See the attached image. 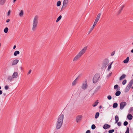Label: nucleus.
<instances>
[{
    "label": "nucleus",
    "instance_id": "54",
    "mask_svg": "<svg viewBox=\"0 0 133 133\" xmlns=\"http://www.w3.org/2000/svg\"><path fill=\"white\" fill-rule=\"evenodd\" d=\"M131 53H133V49L131 50Z\"/></svg>",
    "mask_w": 133,
    "mask_h": 133
},
{
    "label": "nucleus",
    "instance_id": "8",
    "mask_svg": "<svg viewBox=\"0 0 133 133\" xmlns=\"http://www.w3.org/2000/svg\"><path fill=\"white\" fill-rule=\"evenodd\" d=\"M82 118V116L81 115H79L77 116L76 118V122L78 123L80 122L81 121Z\"/></svg>",
    "mask_w": 133,
    "mask_h": 133
},
{
    "label": "nucleus",
    "instance_id": "39",
    "mask_svg": "<svg viewBox=\"0 0 133 133\" xmlns=\"http://www.w3.org/2000/svg\"><path fill=\"white\" fill-rule=\"evenodd\" d=\"M108 99L109 100H110L112 98V97L111 96L109 95L107 96Z\"/></svg>",
    "mask_w": 133,
    "mask_h": 133
},
{
    "label": "nucleus",
    "instance_id": "30",
    "mask_svg": "<svg viewBox=\"0 0 133 133\" xmlns=\"http://www.w3.org/2000/svg\"><path fill=\"white\" fill-rule=\"evenodd\" d=\"M113 63V62H112L110 64L108 65V70H109L111 69V65H112V64Z\"/></svg>",
    "mask_w": 133,
    "mask_h": 133
},
{
    "label": "nucleus",
    "instance_id": "41",
    "mask_svg": "<svg viewBox=\"0 0 133 133\" xmlns=\"http://www.w3.org/2000/svg\"><path fill=\"white\" fill-rule=\"evenodd\" d=\"M129 128L127 127V130L125 133H129Z\"/></svg>",
    "mask_w": 133,
    "mask_h": 133
},
{
    "label": "nucleus",
    "instance_id": "55",
    "mask_svg": "<svg viewBox=\"0 0 133 133\" xmlns=\"http://www.w3.org/2000/svg\"><path fill=\"white\" fill-rule=\"evenodd\" d=\"M102 106H100L99 107V109H101V108H102Z\"/></svg>",
    "mask_w": 133,
    "mask_h": 133
},
{
    "label": "nucleus",
    "instance_id": "42",
    "mask_svg": "<svg viewBox=\"0 0 133 133\" xmlns=\"http://www.w3.org/2000/svg\"><path fill=\"white\" fill-rule=\"evenodd\" d=\"M128 123L127 121H125L124 123V125L125 126H126L128 125Z\"/></svg>",
    "mask_w": 133,
    "mask_h": 133
},
{
    "label": "nucleus",
    "instance_id": "43",
    "mask_svg": "<svg viewBox=\"0 0 133 133\" xmlns=\"http://www.w3.org/2000/svg\"><path fill=\"white\" fill-rule=\"evenodd\" d=\"M105 62H106L107 64L109 62V60L107 59H105Z\"/></svg>",
    "mask_w": 133,
    "mask_h": 133
},
{
    "label": "nucleus",
    "instance_id": "34",
    "mask_svg": "<svg viewBox=\"0 0 133 133\" xmlns=\"http://www.w3.org/2000/svg\"><path fill=\"white\" fill-rule=\"evenodd\" d=\"M99 112H97L96 113L95 116V118L96 119L99 116Z\"/></svg>",
    "mask_w": 133,
    "mask_h": 133
},
{
    "label": "nucleus",
    "instance_id": "14",
    "mask_svg": "<svg viewBox=\"0 0 133 133\" xmlns=\"http://www.w3.org/2000/svg\"><path fill=\"white\" fill-rule=\"evenodd\" d=\"M19 61L17 59L14 60L12 63V65L16 64Z\"/></svg>",
    "mask_w": 133,
    "mask_h": 133
},
{
    "label": "nucleus",
    "instance_id": "35",
    "mask_svg": "<svg viewBox=\"0 0 133 133\" xmlns=\"http://www.w3.org/2000/svg\"><path fill=\"white\" fill-rule=\"evenodd\" d=\"M126 82L127 80L126 79H124V81H123L122 82V84L123 85H124L126 83Z\"/></svg>",
    "mask_w": 133,
    "mask_h": 133
},
{
    "label": "nucleus",
    "instance_id": "19",
    "mask_svg": "<svg viewBox=\"0 0 133 133\" xmlns=\"http://www.w3.org/2000/svg\"><path fill=\"white\" fill-rule=\"evenodd\" d=\"M14 79L12 76H9L8 77L7 79L10 81H12Z\"/></svg>",
    "mask_w": 133,
    "mask_h": 133
},
{
    "label": "nucleus",
    "instance_id": "26",
    "mask_svg": "<svg viewBox=\"0 0 133 133\" xmlns=\"http://www.w3.org/2000/svg\"><path fill=\"white\" fill-rule=\"evenodd\" d=\"M115 119L116 121V123H117V122L119 120V118L118 117V116L116 115L115 116Z\"/></svg>",
    "mask_w": 133,
    "mask_h": 133
},
{
    "label": "nucleus",
    "instance_id": "37",
    "mask_svg": "<svg viewBox=\"0 0 133 133\" xmlns=\"http://www.w3.org/2000/svg\"><path fill=\"white\" fill-rule=\"evenodd\" d=\"M114 129H112L111 130H110L108 132L109 133H112L113 132H114Z\"/></svg>",
    "mask_w": 133,
    "mask_h": 133
},
{
    "label": "nucleus",
    "instance_id": "52",
    "mask_svg": "<svg viewBox=\"0 0 133 133\" xmlns=\"http://www.w3.org/2000/svg\"><path fill=\"white\" fill-rule=\"evenodd\" d=\"M2 92H2V91L0 90V95H1L2 94Z\"/></svg>",
    "mask_w": 133,
    "mask_h": 133
},
{
    "label": "nucleus",
    "instance_id": "4",
    "mask_svg": "<svg viewBox=\"0 0 133 133\" xmlns=\"http://www.w3.org/2000/svg\"><path fill=\"white\" fill-rule=\"evenodd\" d=\"M69 0H63L61 9H64L66 8L69 5Z\"/></svg>",
    "mask_w": 133,
    "mask_h": 133
},
{
    "label": "nucleus",
    "instance_id": "3",
    "mask_svg": "<svg viewBox=\"0 0 133 133\" xmlns=\"http://www.w3.org/2000/svg\"><path fill=\"white\" fill-rule=\"evenodd\" d=\"M88 87V85L87 80H86L84 81L82 84L81 88L83 90L87 89Z\"/></svg>",
    "mask_w": 133,
    "mask_h": 133
},
{
    "label": "nucleus",
    "instance_id": "29",
    "mask_svg": "<svg viewBox=\"0 0 133 133\" xmlns=\"http://www.w3.org/2000/svg\"><path fill=\"white\" fill-rule=\"evenodd\" d=\"M121 93L120 91H117L115 93V95L116 96H118Z\"/></svg>",
    "mask_w": 133,
    "mask_h": 133
},
{
    "label": "nucleus",
    "instance_id": "33",
    "mask_svg": "<svg viewBox=\"0 0 133 133\" xmlns=\"http://www.w3.org/2000/svg\"><path fill=\"white\" fill-rule=\"evenodd\" d=\"M96 24L94 23V24L92 26V27L90 29V32L91 31L93 30V29H94V28L95 27V26H96Z\"/></svg>",
    "mask_w": 133,
    "mask_h": 133
},
{
    "label": "nucleus",
    "instance_id": "56",
    "mask_svg": "<svg viewBox=\"0 0 133 133\" xmlns=\"http://www.w3.org/2000/svg\"><path fill=\"white\" fill-rule=\"evenodd\" d=\"M17 0H13V2L15 3Z\"/></svg>",
    "mask_w": 133,
    "mask_h": 133
},
{
    "label": "nucleus",
    "instance_id": "36",
    "mask_svg": "<svg viewBox=\"0 0 133 133\" xmlns=\"http://www.w3.org/2000/svg\"><path fill=\"white\" fill-rule=\"evenodd\" d=\"M96 128V126L94 124H92L91 126V129H95Z\"/></svg>",
    "mask_w": 133,
    "mask_h": 133
},
{
    "label": "nucleus",
    "instance_id": "21",
    "mask_svg": "<svg viewBox=\"0 0 133 133\" xmlns=\"http://www.w3.org/2000/svg\"><path fill=\"white\" fill-rule=\"evenodd\" d=\"M62 16L61 15L59 16L57 18V20L56 21V22L57 23L61 19Z\"/></svg>",
    "mask_w": 133,
    "mask_h": 133
},
{
    "label": "nucleus",
    "instance_id": "13",
    "mask_svg": "<svg viewBox=\"0 0 133 133\" xmlns=\"http://www.w3.org/2000/svg\"><path fill=\"white\" fill-rule=\"evenodd\" d=\"M78 82V78H77L72 83L71 85L72 86H75L77 84Z\"/></svg>",
    "mask_w": 133,
    "mask_h": 133
},
{
    "label": "nucleus",
    "instance_id": "7",
    "mask_svg": "<svg viewBox=\"0 0 133 133\" xmlns=\"http://www.w3.org/2000/svg\"><path fill=\"white\" fill-rule=\"evenodd\" d=\"M99 76L98 75H95L93 77V82L94 83H96L98 81Z\"/></svg>",
    "mask_w": 133,
    "mask_h": 133
},
{
    "label": "nucleus",
    "instance_id": "48",
    "mask_svg": "<svg viewBox=\"0 0 133 133\" xmlns=\"http://www.w3.org/2000/svg\"><path fill=\"white\" fill-rule=\"evenodd\" d=\"M85 133H90V130H88Z\"/></svg>",
    "mask_w": 133,
    "mask_h": 133
},
{
    "label": "nucleus",
    "instance_id": "47",
    "mask_svg": "<svg viewBox=\"0 0 133 133\" xmlns=\"http://www.w3.org/2000/svg\"><path fill=\"white\" fill-rule=\"evenodd\" d=\"M117 125L118 126H120L121 125V123L120 122H119L117 123Z\"/></svg>",
    "mask_w": 133,
    "mask_h": 133
},
{
    "label": "nucleus",
    "instance_id": "9",
    "mask_svg": "<svg viewBox=\"0 0 133 133\" xmlns=\"http://www.w3.org/2000/svg\"><path fill=\"white\" fill-rule=\"evenodd\" d=\"M101 13H99L97 15L96 17V18L95 20V21L94 22V23L96 25L99 19L100 18V17L101 16Z\"/></svg>",
    "mask_w": 133,
    "mask_h": 133
},
{
    "label": "nucleus",
    "instance_id": "15",
    "mask_svg": "<svg viewBox=\"0 0 133 133\" xmlns=\"http://www.w3.org/2000/svg\"><path fill=\"white\" fill-rule=\"evenodd\" d=\"M110 126L108 124H105L103 126V128L105 129L109 128Z\"/></svg>",
    "mask_w": 133,
    "mask_h": 133
},
{
    "label": "nucleus",
    "instance_id": "32",
    "mask_svg": "<svg viewBox=\"0 0 133 133\" xmlns=\"http://www.w3.org/2000/svg\"><path fill=\"white\" fill-rule=\"evenodd\" d=\"M98 103V102L97 101H96L95 102L92 104V105L94 107H95L97 106Z\"/></svg>",
    "mask_w": 133,
    "mask_h": 133
},
{
    "label": "nucleus",
    "instance_id": "22",
    "mask_svg": "<svg viewBox=\"0 0 133 133\" xmlns=\"http://www.w3.org/2000/svg\"><path fill=\"white\" fill-rule=\"evenodd\" d=\"M125 75L124 74L123 75L119 78V80H121L124 78L125 77Z\"/></svg>",
    "mask_w": 133,
    "mask_h": 133
},
{
    "label": "nucleus",
    "instance_id": "25",
    "mask_svg": "<svg viewBox=\"0 0 133 133\" xmlns=\"http://www.w3.org/2000/svg\"><path fill=\"white\" fill-rule=\"evenodd\" d=\"M124 7V5H122L121 6V7L120 8V9L119 10V11H118V14H119L120 12H121L122 10L123 9V8Z\"/></svg>",
    "mask_w": 133,
    "mask_h": 133
},
{
    "label": "nucleus",
    "instance_id": "17",
    "mask_svg": "<svg viewBox=\"0 0 133 133\" xmlns=\"http://www.w3.org/2000/svg\"><path fill=\"white\" fill-rule=\"evenodd\" d=\"M6 0H0V5H3L5 2Z\"/></svg>",
    "mask_w": 133,
    "mask_h": 133
},
{
    "label": "nucleus",
    "instance_id": "10",
    "mask_svg": "<svg viewBox=\"0 0 133 133\" xmlns=\"http://www.w3.org/2000/svg\"><path fill=\"white\" fill-rule=\"evenodd\" d=\"M127 105V103L124 102H122L120 104V108L121 110L123 109Z\"/></svg>",
    "mask_w": 133,
    "mask_h": 133
},
{
    "label": "nucleus",
    "instance_id": "6",
    "mask_svg": "<svg viewBox=\"0 0 133 133\" xmlns=\"http://www.w3.org/2000/svg\"><path fill=\"white\" fill-rule=\"evenodd\" d=\"M88 47L85 46L84 47L78 54L81 57L84 54L87 50Z\"/></svg>",
    "mask_w": 133,
    "mask_h": 133
},
{
    "label": "nucleus",
    "instance_id": "27",
    "mask_svg": "<svg viewBox=\"0 0 133 133\" xmlns=\"http://www.w3.org/2000/svg\"><path fill=\"white\" fill-rule=\"evenodd\" d=\"M9 29L8 28L6 27L4 29V31L5 33H6L8 32Z\"/></svg>",
    "mask_w": 133,
    "mask_h": 133
},
{
    "label": "nucleus",
    "instance_id": "1",
    "mask_svg": "<svg viewBox=\"0 0 133 133\" xmlns=\"http://www.w3.org/2000/svg\"><path fill=\"white\" fill-rule=\"evenodd\" d=\"M64 115L63 114L60 115L58 117L56 125V129H59L62 127Z\"/></svg>",
    "mask_w": 133,
    "mask_h": 133
},
{
    "label": "nucleus",
    "instance_id": "24",
    "mask_svg": "<svg viewBox=\"0 0 133 133\" xmlns=\"http://www.w3.org/2000/svg\"><path fill=\"white\" fill-rule=\"evenodd\" d=\"M20 52L18 51H15L14 53V55L15 56H16L17 55L19 54Z\"/></svg>",
    "mask_w": 133,
    "mask_h": 133
},
{
    "label": "nucleus",
    "instance_id": "23",
    "mask_svg": "<svg viewBox=\"0 0 133 133\" xmlns=\"http://www.w3.org/2000/svg\"><path fill=\"white\" fill-rule=\"evenodd\" d=\"M23 15V12L22 10H21L19 14V16L21 17H22Z\"/></svg>",
    "mask_w": 133,
    "mask_h": 133
},
{
    "label": "nucleus",
    "instance_id": "51",
    "mask_svg": "<svg viewBox=\"0 0 133 133\" xmlns=\"http://www.w3.org/2000/svg\"><path fill=\"white\" fill-rule=\"evenodd\" d=\"M10 21V19H8L6 20V22L7 23H8Z\"/></svg>",
    "mask_w": 133,
    "mask_h": 133
},
{
    "label": "nucleus",
    "instance_id": "38",
    "mask_svg": "<svg viewBox=\"0 0 133 133\" xmlns=\"http://www.w3.org/2000/svg\"><path fill=\"white\" fill-rule=\"evenodd\" d=\"M4 89L6 90H7L9 89V86L8 85H6L4 87Z\"/></svg>",
    "mask_w": 133,
    "mask_h": 133
},
{
    "label": "nucleus",
    "instance_id": "31",
    "mask_svg": "<svg viewBox=\"0 0 133 133\" xmlns=\"http://www.w3.org/2000/svg\"><path fill=\"white\" fill-rule=\"evenodd\" d=\"M118 104L116 103H114L113 105V107L114 108H116L117 107Z\"/></svg>",
    "mask_w": 133,
    "mask_h": 133
},
{
    "label": "nucleus",
    "instance_id": "45",
    "mask_svg": "<svg viewBox=\"0 0 133 133\" xmlns=\"http://www.w3.org/2000/svg\"><path fill=\"white\" fill-rule=\"evenodd\" d=\"M31 70H29L28 72V73H27L28 75H29L31 73Z\"/></svg>",
    "mask_w": 133,
    "mask_h": 133
},
{
    "label": "nucleus",
    "instance_id": "28",
    "mask_svg": "<svg viewBox=\"0 0 133 133\" xmlns=\"http://www.w3.org/2000/svg\"><path fill=\"white\" fill-rule=\"evenodd\" d=\"M61 2L60 1H59L57 2L56 5L57 6H59L61 5Z\"/></svg>",
    "mask_w": 133,
    "mask_h": 133
},
{
    "label": "nucleus",
    "instance_id": "16",
    "mask_svg": "<svg viewBox=\"0 0 133 133\" xmlns=\"http://www.w3.org/2000/svg\"><path fill=\"white\" fill-rule=\"evenodd\" d=\"M127 117L128 119L131 120L132 118V116L131 114H128L127 115Z\"/></svg>",
    "mask_w": 133,
    "mask_h": 133
},
{
    "label": "nucleus",
    "instance_id": "58",
    "mask_svg": "<svg viewBox=\"0 0 133 133\" xmlns=\"http://www.w3.org/2000/svg\"><path fill=\"white\" fill-rule=\"evenodd\" d=\"M4 94V95H5V94Z\"/></svg>",
    "mask_w": 133,
    "mask_h": 133
},
{
    "label": "nucleus",
    "instance_id": "49",
    "mask_svg": "<svg viewBox=\"0 0 133 133\" xmlns=\"http://www.w3.org/2000/svg\"><path fill=\"white\" fill-rule=\"evenodd\" d=\"M130 110L131 111H133V107H131L130 108Z\"/></svg>",
    "mask_w": 133,
    "mask_h": 133
},
{
    "label": "nucleus",
    "instance_id": "18",
    "mask_svg": "<svg viewBox=\"0 0 133 133\" xmlns=\"http://www.w3.org/2000/svg\"><path fill=\"white\" fill-rule=\"evenodd\" d=\"M129 60V57H127L126 59H125L123 61V63H127L128 62Z\"/></svg>",
    "mask_w": 133,
    "mask_h": 133
},
{
    "label": "nucleus",
    "instance_id": "44",
    "mask_svg": "<svg viewBox=\"0 0 133 133\" xmlns=\"http://www.w3.org/2000/svg\"><path fill=\"white\" fill-rule=\"evenodd\" d=\"M115 52L114 51L112 52L111 53V56H113L115 55Z\"/></svg>",
    "mask_w": 133,
    "mask_h": 133
},
{
    "label": "nucleus",
    "instance_id": "53",
    "mask_svg": "<svg viewBox=\"0 0 133 133\" xmlns=\"http://www.w3.org/2000/svg\"><path fill=\"white\" fill-rule=\"evenodd\" d=\"M16 48V45H14L13 47V49H15Z\"/></svg>",
    "mask_w": 133,
    "mask_h": 133
},
{
    "label": "nucleus",
    "instance_id": "11",
    "mask_svg": "<svg viewBox=\"0 0 133 133\" xmlns=\"http://www.w3.org/2000/svg\"><path fill=\"white\" fill-rule=\"evenodd\" d=\"M81 57L78 54L73 58V62H76Z\"/></svg>",
    "mask_w": 133,
    "mask_h": 133
},
{
    "label": "nucleus",
    "instance_id": "57",
    "mask_svg": "<svg viewBox=\"0 0 133 133\" xmlns=\"http://www.w3.org/2000/svg\"><path fill=\"white\" fill-rule=\"evenodd\" d=\"M1 43H0V47L1 46Z\"/></svg>",
    "mask_w": 133,
    "mask_h": 133
},
{
    "label": "nucleus",
    "instance_id": "46",
    "mask_svg": "<svg viewBox=\"0 0 133 133\" xmlns=\"http://www.w3.org/2000/svg\"><path fill=\"white\" fill-rule=\"evenodd\" d=\"M10 12H11L10 10H9L8 12V16H9L10 15Z\"/></svg>",
    "mask_w": 133,
    "mask_h": 133
},
{
    "label": "nucleus",
    "instance_id": "61",
    "mask_svg": "<svg viewBox=\"0 0 133 133\" xmlns=\"http://www.w3.org/2000/svg\"><path fill=\"white\" fill-rule=\"evenodd\" d=\"M54 133H55V132H54Z\"/></svg>",
    "mask_w": 133,
    "mask_h": 133
},
{
    "label": "nucleus",
    "instance_id": "5",
    "mask_svg": "<svg viewBox=\"0 0 133 133\" xmlns=\"http://www.w3.org/2000/svg\"><path fill=\"white\" fill-rule=\"evenodd\" d=\"M133 84V79H132L130 81L128 85L126 87L125 90V92H127L129 91Z\"/></svg>",
    "mask_w": 133,
    "mask_h": 133
},
{
    "label": "nucleus",
    "instance_id": "59",
    "mask_svg": "<svg viewBox=\"0 0 133 133\" xmlns=\"http://www.w3.org/2000/svg\"><path fill=\"white\" fill-rule=\"evenodd\" d=\"M1 87H0V90L1 89Z\"/></svg>",
    "mask_w": 133,
    "mask_h": 133
},
{
    "label": "nucleus",
    "instance_id": "12",
    "mask_svg": "<svg viewBox=\"0 0 133 133\" xmlns=\"http://www.w3.org/2000/svg\"><path fill=\"white\" fill-rule=\"evenodd\" d=\"M12 76L14 78H17L18 76V74L16 72H14L12 75Z\"/></svg>",
    "mask_w": 133,
    "mask_h": 133
},
{
    "label": "nucleus",
    "instance_id": "20",
    "mask_svg": "<svg viewBox=\"0 0 133 133\" xmlns=\"http://www.w3.org/2000/svg\"><path fill=\"white\" fill-rule=\"evenodd\" d=\"M114 88L115 89H116L117 91H118L119 90L118 88V86L117 84L115 85L114 86Z\"/></svg>",
    "mask_w": 133,
    "mask_h": 133
},
{
    "label": "nucleus",
    "instance_id": "50",
    "mask_svg": "<svg viewBox=\"0 0 133 133\" xmlns=\"http://www.w3.org/2000/svg\"><path fill=\"white\" fill-rule=\"evenodd\" d=\"M111 74H112V73H111H111H110L108 75V76H108V77H110V76H111Z\"/></svg>",
    "mask_w": 133,
    "mask_h": 133
},
{
    "label": "nucleus",
    "instance_id": "2",
    "mask_svg": "<svg viewBox=\"0 0 133 133\" xmlns=\"http://www.w3.org/2000/svg\"><path fill=\"white\" fill-rule=\"evenodd\" d=\"M38 17L36 16L34 18L32 24V30L33 31H35L37 27L38 23Z\"/></svg>",
    "mask_w": 133,
    "mask_h": 133
},
{
    "label": "nucleus",
    "instance_id": "40",
    "mask_svg": "<svg viewBox=\"0 0 133 133\" xmlns=\"http://www.w3.org/2000/svg\"><path fill=\"white\" fill-rule=\"evenodd\" d=\"M101 88V86L99 85L97 87L96 89L97 90H98L100 89Z\"/></svg>",
    "mask_w": 133,
    "mask_h": 133
},
{
    "label": "nucleus",
    "instance_id": "60",
    "mask_svg": "<svg viewBox=\"0 0 133 133\" xmlns=\"http://www.w3.org/2000/svg\"><path fill=\"white\" fill-rule=\"evenodd\" d=\"M132 44L133 45V42L132 43Z\"/></svg>",
    "mask_w": 133,
    "mask_h": 133
}]
</instances>
